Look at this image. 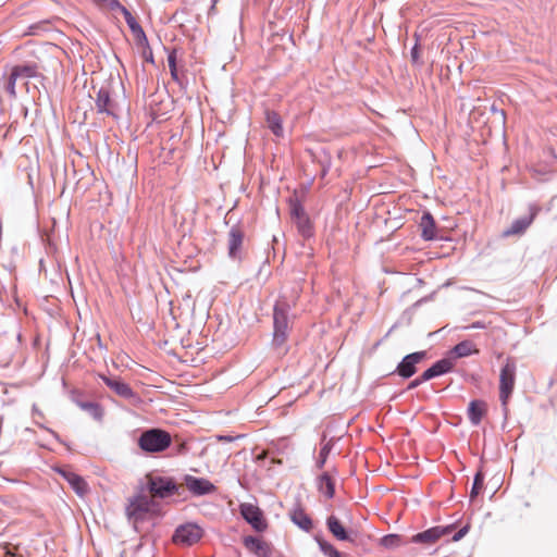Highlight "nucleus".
<instances>
[{"label":"nucleus","instance_id":"obj_4","mask_svg":"<svg viewBox=\"0 0 557 557\" xmlns=\"http://www.w3.org/2000/svg\"><path fill=\"white\" fill-rule=\"evenodd\" d=\"M154 507L156 503L151 499V497L144 494H138L128 500L126 515L129 520H132L134 523H137L139 521H144L148 513L153 512Z\"/></svg>","mask_w":557,"mask_h":557},{"label":"nucleus","instance_id":"obj_11","mask_svg":"<svg viewBox=\"0 0 557 557\" xmlns=\"http://www.w3.org/2000/svg\"><path fill=\"white\" fill-rule=\"evenodd\" d=\"M326 527L331 534L338 541L352 543L357 535V532H355L354 530L345 529L339 519L334 515H331L326 519Z\"/></svg>","mask_w":557,"mask_h":557},{"label":"nucleus","instance_id":"obj_17","mask_svg":"<svg viewBox=\"0 0 557 557\" xmlns=\"http://www.w3.org/2000/svg\"><path fill=\"white\" fill-rule=\"evenodd\" d=\"M479 354V349L471 341H462L448 351V357L455 362L456 359Z\"/></svg>","mask_w":557,"mask_h":557},{"label":"nucleus","instance_id":"obj_21","mask_svg":"<svg viewBox=\"0 0 557 557\" xmlns=\"http://www.w3.org/2000/svg\"><path fill=\"white\" fill-rule=\"evenodd\" d=\"M265 122H267V126L271 129V132L275 136H277V137L283 136L284 129H283V125H282V119L276 112L267 110L265 111Z\"/></svg>","mask_w":557,"mask_h":557},{"label":"nucleus","instance_id":"obj_22","mask_svg":"<svg viewBox=\"0 0 557 557\" xmlns=\"http://www.w3.org/2000/svg\"><path fill=\"white\" fill-rule=\"evenodd\" d=\"M485 412V404L480 400H472L468 408V418L473 425H478Z\"/></svg>","mask_w":557,"mask_h":557},{"label":"nucleus","instance_id":"obj_3","mask_svg":"<svg viewBox=\"0 0 557 557\" xmlns=\"http://www.w3.org/2000/svg\"><path fill=\"white\" fill-rule=\"evenodd\" d=\"M516 363L513 359L507 358L499 374V399L504 409L512 394L516 383Z\"/></svg>","mask_w":557,"mask_h":557},{"label":"nucleus","instance_id":"obj_33","mask_svg":"<svg viewBox=\"0 0 557 557\" xmlns=\"http://www.w3.org/2000/svg\"><path fill=\"white\" fill-rule=\"evenodd\" d=\"M290 214L295 220L301 219V216H306V212L298 200H294L290 202Z\"/></svg>","mask_w":557,"mask_h":557},{"label":"nucleus","instance_id":"obj_2","mask_svg":"<svg viewBox=\"0 0 557 557\" xmlns=\"http://www.w3.org/2000/svg\"><path fill=\"white\" fill-rule=\"evenodd\" d=\"M289 306L286 302L278 301L274 306L273 312V346L281 347L287 339L289 330L288 320Z\"/></svg>","mask_w":557,"mask_h":557},{"label":"nucleus","instance_id":"obj_27","mask_svg":"<svg viewBox=\"0 0 557 557\" xmlns=\"http://www.w3.org/2000/svg\"><path fill=\"white\" fill-rule=\"evenodd\" d=\"M244 542L247 548L255 552L259 556L265 555V545L259 539L247 536Z\"/></svg>","mask_w":557,"mask_h":557},{"label":"nucleus","instance_id":"obj_36","mask_svg":"<svg viewBox=\"0 0 557 557\" xmlns=\"http://www.w3.org/2000/svg\"><path fill=\"white\" fill-rule=\"evenodd\" d=\"M96 4L101 8L110 9L112 11H116L121 8V3L117 0H92Z\"/></svg>","mask_w":557,"mask_h":557},{"label":"nucleus","instance_id":"obj_8","mask_svg":"<svg viewBox=\"0 0 557 557\" xmlns=\"http://www.w3.org/2000/svg\"><path fill=\"white\" fill-rule=\"evenodd\" d=\"M149 492L153 497L165 498L175 494L178 490L172 479L151 476L148 482Z\"/></svg>","mask_w":557,"mask_h":557},{"label":"nucleus","instance_id":"obj_37","mask_svg":"<svg viewBox=\"0 0 557 557\" xmlns=\"http://www.w3.org/2000/svg\"><path fill=\"white\" fill-rule=\"evenodd\" d=\"M469 529L470 527L469 525H465L462 527L458 532H456L453 537H451V541L453 542H458L460 541L461 539H463L468 532H469Z\"/></svg>","mask_w":557,"mask_h":557},{"label":"nucleus","instance_id":"obj_39","mask_svg":"<svg viewBox=\"0 0 557 557\" xmlns=\"http://www.w3.org/2000/svg\"><path fill=\"white\" fill-rule=\"evenodd\" d=\"M424 381L422 380V376H419L417 379H414L413 381H411L408 385V389H413L416 387H418L420 384H422Z\"/></svg>","mask_w":557,"mask_h":557},{"label":"nucleus","instance_id":"obj_24","mask_svg":"<svg viewBox=\"0 0 557 557\" xmlns=\"http://www.w3.org/2000/svg\"><path fill=\"white\" fill-rule=\"evenodd\" d=\"M314 541L319 545L320 550L326 557H344L343 554L334 547V545L325 541L320 534L314 535Z\"/></svg>","mask_w":557,"mask_h":557},{"label":"nucleus","instance_id":"obj_28","mask_svg":"<svg viewBox=\"0 0 557 557\" xmlns=\"http://www.w3.org/2000/svg\"><path fill=\"white\" fill-rule=\"evenodd\" d=\"M79 407L91 414L95 419L100 420L102 418V408L97 403L86 401L79 403Z\"/></svg>","mask_w":557,"mask_h":557},{"label":"nucleus","instance_id":"obj_16","mask_svg":"<svg viewBox=\"0 0 557 557\" xmlns=\"http://www.w3.org/2000/svg\"><path fill=\"white\" fill-rule=\"evenodd\" d=\"M240 513L255 529L262 530L265 527L258 507L251 504H242Z\"/></svg>","mask_w":557,"mask_h":557},{"label":"nucleus","instance_id":"obj_23","mask_svg":"<svg viewBox=\"0 0 557 557\" xmlns=\"http://www.w3.org/2000/svg\"><path fill=\"white\" fill-rule=\"evenodd\" d=\"M318 488L325 497L332 498L335 494L334 482L329 473H323L318 481Z\"/></svg>","mask_w":557,"mask_h":557},{"label":"nucleus","instance_id":"obj_7","mask_svg":"<svg viewBox=\"0 0 557 557\" xmlns=\"http://www.w3.org/2000/svg\"><path fill=\"white\" fill-rule=\"evenodd\" d=\"M96 109L98 113H104L114 119L117 117L119 104L112 98L109 86H101L96 97Z\"/></svg>","mask_w":557,"mask_h":557},{"label":"nucleus","instance_id":"obj_18","mask_svg":"<svg viewBox=\"0 0 557 557\" xmlns=\"http://www.w3.org/2000/svg\"><path fill=\"white\" fill-rule=\"evenodd\" d=\"M290 520L305 532L312 530L313 523L311 518L305 512V510L297 506L289 512Z\"/></svg>","mask_w":557,"mask_h":557},{"label":"nucleus","instance_id":"obj_35","mask_svg":"<svg viewBox=\"0 0 557 557\" xmlns=\"http://www.w3.org/2000/svg\"><path fill=\"white\" fill-rule=\"evenodd\" d=\"M483 483H484V476L481 472H478L474 476V481H473V485H472V490H471V494H470L471 498L479 495L480 491L483 487Z\"/></svg>","mask_w":557,"mask_h":557},{"label":"nucleus","instance_id":"obj_43","mask_svg":"<svg viewBox=\"0 0 557 557\" xmlns=\"http://www.w3.org/2000/svg\"><path fill=\"white\" fill-rule=\"evenodd\" d=\"M219 440L220 441L231 442L233 438L231 436H219Z\"/></svg>","mask_w":557,"mask_h":557},{"label":"nucleus","instance_id":"obj_40","mask_svg":"<svg viewBox=\"0 0 557 557\" xmlns=\"http://www.w3.org/2000/svg\"><path fill=\"white\" fill-rule=\"evenodd\" d=\"M485 327V324L482 322H474L469 326H466L465 329H483Z\"/></svg>","mask_w":557,"mask_h":557},{"label":"nucleus","instance_id":"obj_25","mask_svg":"<svg viewBox=\"0 0 557 557\" xmlns=\"http://www.w3.org/2000/svg\"><path fill=\"white\" fill-rule=\"evenodd\" d=\"M12 73L17 78L35 77L37 75V66L35 64L16 65L12 69Z\"/></svg>","mask_w":557,"mask_h":557},{"label":"nucleus","instance_id":"obj_31","mask_svg":"<svg viewBox=\"0 0 557 557\" xmlns=\"http://www.w3.org/2000/svg\"><path fill=\"white\" fill-rule=\"evenodd\" d=\"M168 64H169V67H170V73H171L172 78L175 82H180L178 71H177V67H176V50H172V51L169 52V54H168Z\"/></svg>","mask_w":557,"mask_h":557},{"label":"nucleus","instance_id":"obj_12","mask_svg":"<svg viewBox=\"0 0 557 557\" xmlns=\"http://www.w3.org/2000/svg\"><path fill=\"white\" fill-rule=\"evenodd\" d=\"M184 481L188 491L196 496L211 494L215 491V486L205 478L185 475Z\"/></svg>","mask_w":557,"mask_h":557},{"label":"nucleus","instance_id":"obj_30","mask_svg":"<svg viewBox=\"0 0 557 557\" xmlns=\"http://www.w3.org/2000/svg\"><path fill=\"white\" fill-rule=\"evenodd\" d=\"M333 444L331 441L324 443L320 449L319 458L317 461V467L322 469L326 462V459L332 450Z\"/></svg>","mask_w":557,"mask_h":557},{"label":"nucleus","instance_id":"obj_29","mask_svg":"<svg viewBox=\"0 0 557 557\" xmlns=\"http://www.w3.org/2000/svg\"><path fill=\"white\" fill-rule=\"evenodd\" d=\"M381 544L386 548H396L405 544L398 534H387L381 539Z\"/></svg>","mask_w":557,"mask_h":557},{"label":"nucleus","instance_id":"obj_34","mask_svg":"<svg viewBox=\"0 0 557 557\" xmlns=\"http://www.w3.org/2000/svg\"><path fill=\"white\" fill-rule=\"evenodd\" d=\"M296 223H297L299 232L304 236L308 237L311 235V227H310L309 219L307 215L301 216V219H299V220H296Z\"/></svg>","mask_w":557,"mask_h":557},{"label":"nucleus","instance_id":"obj_6","mask_svg":"<svg viewBox=\"0 0 557 557\" xmlns=\"http://www.w3.org/2000/svg\"><path fill=\"white\" fill-rule=\"evenodd\" d=\"M455 529V524L449 525H436L430 528L423 532L417 533L410 539V543L421 544L424 546H431L435 544L440 539L450 534Z\"/></svg>","mask_w":557,"mask_h":557},{"label":"nucleus","instance_id":"obj_41","mask_svg":"<svg viewBox=\"0 0 557 557\" xmlns=\"http://www.w3.org/2000/svg\"><path fill=\"white\" fill-rule=\"evenodd\" d=\"M411 57H412V60H413V61H417V60H418L419 54H418V47H417V46H414V47L412 48V50H411Z\"/></svg>","mask_w":557,"mask_h":557},{"label":"nucleus","instance_id":"obj_14","mask_svg":"<svg viewBox=\"0 0 557 557\" xmlns=\"http://www.w3.org/2000/svg\"><path fill=\"white\" fill-rule=\"evenodd\" d=\"M537 213V209L535 207H530V212L521 216L517 220H515L511 225L504 231V236H512V235H520L524 233V231L531 225L533 222L535 215Z\"/></svg>","mask_w":557,"mask_h":557},{"label":"nucleus","instance_id":"obj_26","mask_svg":"<svg viewBox=\"0 0 557 557\" xmlns=\"http://www.w3.org/2000/svg\"><path fill=\"white\" fill-rule=\"evenodd\" d=\"M455 363L448 356L446 358H443L438 361H436L432 368L435 371L436 376H440L442 374L448 373L453 370Z\"/></svg>","mask_w":557,"mask_h":557},{"label":"nucleus","instance_id":"obj_42","mask_svg":"<svg viewBox=\"0 0 557 557\" xmlns=\"http://www.w3.org/2000/svg\"><path fill=\"white\" fill-rule=\"evenodd\" d=\"M145 58H146L147 61L153 62V58H152V52L151 51H149V54L145 53Z\"/></svg>","mask_w":557,"mask_h":557},{"label":"nucleus","instance_id":"obj_38","mask_svg":"<svg viewBox=\"0 0 557 557\" xmlns=\"http://www.w3.org/2000/svg\"><path fill=\"white\" fill-rule=\"evenodd\" d=\"M422 380L425 382V381H429L431 379H434L436 377V374H435V371L433 370L432 367H430L429 369H426L423 373H422Z\"/></svg>","mask_w":557,"mask_h":557},{"label":"nucleus","instance_id":"obj_9","mask_svg":"<svg viewBox=\"0 0 557 557\" xmlns=\"http://www.w3.org/2000/svg\"><path fill=\"white\" fill-rule=\"evenodd\" d=\"M426 357L425 351H416L403 358L396 368V372L404 379L411 377L417 371V364Z\"/></svg>","mask_w":557,"mask_h":557},{"label":"nucleus","instance_id":"obj_5","mask_svg":"<svg viewBox=\"0 0 557 557\" xmlns=\"http://www.w3.org/2000/svg\"><path fill=\"white\" fill-rule=\"evenodd\" d=\"M203 531L196 523H185L178 525L173 534V542L175 544L191 546L202 537Z\"/></svg>","mask_w":557,"mask_h":557},{"label":"nucleus","instance_id":"obj_15","mask_svg":"<svg viewBox=\"0 0 557 557\" xmlns=\"http://www.w3.org/2000/svg\"><path fill=\"white\" fill-rule=\"evenodd\" d=\"M244 242V232L238 226H233L228 233V256L232 259L240 257L242 246Z\"/></svg>","mask_w":557,"mask_h":557},{"label":"nucleus","instance_id":"obj_19","mask_svg":"<svg viewBox=\"0 0 557 557\" xmlns=\"http://www.w3.org/2000/svg\"><path fill=\"white\" fill-rule=\"evenodd\" d=\"M419 226L421 228V236L425 240L436 238L435 221L430 212H424L421 216Z\"/></svg>","mask_w":557,"mask_h":557},{"label":"nucleus","instance_id":"obj_32","mask_svg":"<svg viewBox=\"0 0 557 557\" xmlns=\"http://www.w3.org/2000/svg\"><path fill=\"white\" fill-rule=\"evenodd\" d=\"M17 76H15L12 72L11 74L9 75V77L7 78L5 83H4V90L5 92L11 97V98H15L16 96V91H15V85H16V81H17Z\"/></svg>","mask_w":557,"mask_h":557},{"label":"nucleus","instance_id":"obj_1","mask_svg":"<svg viewBox=\"0 0 557 557\" xmlns=\"http://www.w3.org/2000/svg\"><path fill=\"white\" fill-rule=\"evenodd\" d=\"M172 437L169 432L161 429H149L141 433L138 446L146 453H162L170 447Z\"/></svg>","mask_w":557,"mask_h":557},{"label":"nucleus","instance_id":"obj_10","mask_svg":"<svg viewBox=\"0 0 557 557\" xmlns=\"http://www.w3.org/2000/svg\"><path fill=\"white\" fill-rule=\"evenodd\" d=\"M57 472L70 484L74 492L83 497L89 492V487L85 479L67 468H59Z\"/></svg>","mask_w":557,"mask_h":557},{"label":"nucleus","instance_id":"obj_20","mask_svg":"<svg viewBox=\"0 0 557 557\" xmlns=\"http://www.w3.org/2000/svg\"><path fill=\"white\" fill-rule=\"evenodd\" d=\"M117 10L121 11L122 14L124 15L125 21H126L127 25L129 26L131 30L133 32V34L138 39H143V40L147 41L146 35H145L141 26L137 23L136 18L131 14V12L123 5H121V8H119Z\"/></svg>","mask_w":557,"mask_h":557},{"label":"nucleus","instance_id":"obj_13","mask_svg":"<svg viewBox=\"0 0 557 557\" xmlns=\"http://www.w3.org/2000/svg\"><path fill=\"white\" fill-rule=\"evenodd\" d=\"M98 376L117 396L125 399H131L136 396L132 387L119 377H111L106 374H98Z\"/></svg>","mask_w":557,"mask_h":557}]
</instances>
